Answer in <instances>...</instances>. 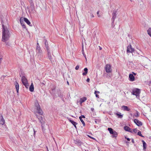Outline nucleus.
I'll list each match as a JSON object with an SVG mask.
<instances>
[{
  "mask_svg": "<svg viewBox=\"0 0 151 151\" xmlns=\"http://www.w3.org/2000/svg\"><path fill=\"white\" fill-rule=\"evenodd\" d=\"M142 141L143 142V149H145L146 148V144L144 140H142Z\"/></svg>",
  "mask_w": 151,
  "mask_h": 151,
  "instance_id": "obj_26",
  "label": "nucleus"
},
{
  "mask_svg": "<svg viewBox=\"0 0 151 151\" xmlns=\"http://www.w3.org/2000/svg\"><path fill=\"white\" fill-rule=\"evenodd\" d=\"M70 121L74 125L76 129H77L76 125L77 124V123L76 122H74L72 120H70Z\"/></svg>",
  "mask_w": 151,
  "mask_h": 151,
  "instance_id": "obj_21",
  "label": "nucleus"
},
{
  "mask_svg": "<svg viewBox=\"0 0 151 151\" xmlns=\"http://www.w3.org/2000/svg\"><path fill=\"white\" fill-rule=\"evenodd\" d=\"M22 17L20 18V23L21 24L23 28H26V26L24 25V24H22V22H23V19H22Z\"/></svg>",
  "mask_w": 151,
  "mask_h": 151,
  "instance_id": "obj_22",
  "label": "nucleus"
},
{
  "mask_svg": "<svg viewBox=\"0 0 151 151\" xmlns=\"http://www.w3.org/2000/svg\"><path fill=\"white\" fill-rule=\"evenodd\" d=\"M90 81V79L89 78H88L86 80L87 82H89Z\"/></svg>",
  "mask_w": 151,
  "mask_h": 151,
  "instance_id": "obj_37",
  "label": "nucleus"
},
{
  "mask_svg": "<svg viewBox=\"0 0 151 151\" xmlns=\"http://www.w3.org/2000/svg\"><path fill=\"white\" fill-rule=\"evenodd\" d=\"M5 123V120L2 116L1 115L0 117V124L3 125Z\"/></svg>",
  "mask_w": 151,
  "mask_h": 151,
  "instance_id": "obj_14",
  "label": "nucleus"
},
{
  "mask_svg": "<svg viewBox=\"0 0 151 151\" xmlns=\"http://www.w3.org/2000/svg\"><path fill=\"white\" fill-rule=\"evenodd\" d=\"M101 48H100V50H101Z\"/></svg>",
  "mask_w": 151,
  "mask_h": 151,
  "instance_id": "obj_47",
  "label": "nucleus"
},
{
  "mask_svg": "<svg viewBox=\"0 0 151 151\" xmlns=\"http://www.w3.org/2000/svg\"><path fill=\"white\" fill-rule=\"evenodd\" d=\"M81 118V119H82L83 118H85V116H84V115H81V116H80L79 117V118Z\"/></svg>",
  "mask_w": 151,
  "mask_h": 151,
  "instance_id": "obj_33",
  "label": "nucleus"
},
{
  "mask_svg": "<svg viewBox=\"0 0 151 151\" xmlns=\"http://www.w3.org/2000/svg\"><path fill=\"white\" fill-rule=\"evenodd\" d=\"M37 116V117L38 118L39 120L40 121V122L41 123V126L42 127V129L43 130L44 129V126L43 125V124H44L45 123V121L44 119L43 118L42 116H39L36 115Z\"/></svg>",
  "mask_w": 151,
  "mask_h": 151,
  "instance_id": "obj_6",
  "label": "nucleus"
},
{
  "mask_svg": "<svg viewBox=\"0 0 151 151\" xmlns=\"http://www.w3.org/2000/svg\"><path fill=\"white\" fill-rule=\"evenodd\" d=\"M35 105L37 111V112L40 115H42L43 112L40 109V106L37 102L35 103Z\"/></svg>",
  "mask_w": 151,
  "mask_h": 151,
  "instance_id": "obj_5",
  "label": "nucleus"
},
{
  "mask_svg": "<svg viewBox=\"0 0 151 151\" xmlns=\"http://www.w3.org/2000/svg\"><path fill=\"white\" fill-rule=\"evenodd\" d=\"M122 108L124 111H129L130 110V109L126 106H122Z\"/></svg>",
  "mask_w": 151,
  "mask_h": 151,
  "instance_id": "obj_15",
  "label": "nucleus"
},
{
  "mask_svg": "<svg viewBox=\"0 0 151 151\" xmlns=\"http://www.w3.org/2000/svg\"><path fill=\"white\" fill-rule=\"evenodd\" d=\"M108 130L109 131L110 133L111 134H112L115 130H113V129L111 128H108Z\"/></svg>",
  "mask_w": 151,
  "mask_h": 151,
  "instance_id": "obj_23",
  "label": "nucleus"
},
{
  "mask_svg": "<svg viewBox=\"0 0 151 151\" xmlns=\"http://www.w3.org/2000/svg\"><path fill=\"white\" fill-rule=\"evenodd\" d=\"M134 123L138 126H140L142 125V123L141 121L137 119H134Z\"/></svg>",
  "mask_w": 151,
  "mask_h": 151,
  "instance_id": "obj_8",
  "label": "nucleus"
},
{
  "mask_svg": "<svg viewBox=\"0 0 151 151\" xmlns=\"http://www.w3.org/2000/svg\"><path fill=\"white\" fill-rule=\"evenodd\" d=\"M112 136L113 138H116L118 136V133L115 131L112 134Z\"/></svg>",
  "mask_w": 151,
  "mask_h": 151,
  "instance_id": "obj_19",
  "label": "nucleus"
},
{
  "mask_svg": "<svg viewBox=\"0 0 151 151\" xmlns=\"http://www.w3.org/2000/svg\"><path fill=\"white\" fill-rule=\"evenodd\" d=\"M79 118L80 119V120L82 122V124H83V126H85V123L84 122L83 120V119H81V117Z\"/></svg>",
  "mask_w": 151,
  "mask_h": 151,
  "instance_id": "obj_29",
  "label": "nucleus"
},
{
  "mask_svg": "<svg viewBox=\"0 0 151 151\" xmlns=\"http://www.w3.org/2000/svg\"><path fill=\"white\" fill-rule=\"evenodd\" d=\"M91 109L92 111H93V110H94V109L93 108H91Z\"/></svg>",
  "mask_w": 151,
  "mask_h": 151,
  "instance_id": "obj_44",
  "label": "nucleus"
},
{
  "mask_svg": "<svg viewBox=\"0 0 151 151\" xmlns=\"http://www.w3.org/2000/svg\"><path fill=\"white\" fill-rule=\"evenodd\" d=\"M29 90L31 92H33L34 90V87L33 83H32L29 87Z\"/></svg>",
  "mask_w": 151,
  "mask_h": 151,
  "instance_id": "obj_17",
  "label": "nucleus"
},
{
  "mask_svg": "<svg viewBox=\"0 0 151 151\" xmlns=\"http://www.w3.org/2000/svg\"><path fill=\"white\" fill-rule=\"evenodd\" d=\"M147 33L148 35L151 37V28H150L147 30Z\"/></svg>",
  "mask_w": 151,
  "mask_h": 151,
  "instance_id": "obj_28",
  "label": "nucleus"
},
{
  "mask_svg": "<svg viewBox=\"0 0 151 151\" xmlns=\"http://www.w3.org/2000/svg\"><path fill=\"white\" fill-rule=\"evenodd\" d=\"M84 72H83L82 73V75L83 76L86 75L88 73V69L87 68H85L84 69Z\"/></svg>",
  "mask_w": 151,
  "mask_h": 151,
  "instance_id": "obj_24",
  "label": "nucleus"
},
{
  "mask_svg": "<svg viewBox=\"0 0 151 151\" xmlns=\"http://www.w3.org/2000/svg\"><path fill=\"white\" fill-rule=\"evenodd\" d=\"M36 52L37 53L36 56H37L39 58H41L42 56V52L38 43H37Z\"/></svg>",
  "mask_w": 151,
  "mask_h": 151,
  "instance_id": "obj_2",
  "label": "nucleus"
},
{
  "mask_svg": "<svg viewBox=\"0 0 151 151\" xmlns=\"http://www.w3.org/2000/svg\"><path fill=\"white\" fill-rule=\"evenodd\" d=\"M22 19H24V21L29 25H30L31 23L29 20L26 18H22Z\"/></svg>",
  "mask_w": 151,
  "mask_h": 151,
  "instance_id": "obj_18",
  "label": "nucleus"
},
{
  "mask_svg": "<svg viewBox=\"0 0 151 151\" xmlns=\"http://www.w3.org/2000/svg\"><path fill=\"white\" fill-rule=\"evenodd\" d=\"M139 116V113L137 111H136V113L135 114H134L133 115V117H134V116L136 117H138Z\"/></svg>",
  "mask_w": 151,
  "mask_h": 151,
  "instance_id": "obj_27",
  "label": "nucleus"
},
{
  "mask_svg": "<svg viewBox=\"0 0 151 151\" xmlns=\"http://www.w3.org/2000/svg\"><path fill=\"white\" fill-rule=\"evenodd\" d=\"M88 137L89 138H91L92 139H93L95 140H96V139L95 138H94L93 137H91V136L89 135H88Z\"/></svg>",
  "mask_w": 151,
  "mask_h": 151,
  "instance_id": "obj_31",
  "label": "nucleus"
},
{
  "mask_svg": "<svg viewBox=\"0 0 151 151\" xmlns=\"http://www.w3.org/2000/svg\"><path fill=\"white\" fill-rule=\"evenodd\" d=\"M24 24V22H22V24Z\"/></svg>",
  "mask_w": 151,
  "mask_h": 151,
  "instance_id": "obj_46",
  "label": "nucleus"
},
{
  "mask_svg": "<svg viewBox=\"0 0 151 151\" xmlns=\"http://www.w3.org/2000/svg\"><path fill=\"white\" fill-rule=\"evenodd\" d=\"M112 19L113 21V23H114L116 17V12L115 11L113 12L112 14Z\"/></svg>",
  "mask_w": 151,
  "mask_h": 151,
  "instance_id": "obj_11",
  "label": "nucleus"
},
{
  "mask_svg": "<svg viewBox=\"0 0 151 151\" xmlns=\"http://www.w3.org/2000/svg\"><path fill=\"white\" fill-rule=\"evenodd\" d=\"M22 81L23 85L27 88L29 86L28 81L24 76H23L22 78Z\"/></svg>",
  "mask_w": 151,
  "mask_h": 151,
  "instance_id": "obj_4",
  "label": "nucleus"
},
{
  "mask_svg": "<svg viewBox=\"0 0 151 151\" xmlns=\"http://www.w3.org/2000/svg\"><path fill=\"white\" fill-rule=\"evenodd\" d=\"M79 68V66L78 65H77L76 67V68H75V69L76 70H77Z\"/></svg>",
  "mask_w": 151,
  "mask_h": 151,
  "instance_id": "obj_34",
  "label": "nucleus"
},
{
  "mask_svg": "<svg viewBox=\"0 0 151 151\" xmlns=\"http://www.w3.org/2000/svg\"><path fill=\"white\" fill-rule=\"evenodd\" d=\"M96 92H97V91H95V92H94V93L96 95V97L97 98H99V95L96 94Z\"/></svg>",
  "mask_w": 151,
  "mask_h": 151,
  "instance_id": "obj_32",
  "label": "nucleus"
},
{
  "mask_svg": "<svg viewBox=\"0 0 151 151\" xmlns=\"http://www.w3.org/2000/svg\"><path fill=\"white\" fill-rule=\"evenodd\" d=\"M115 114L117 116L118 118H122L123 117V115L121 114V113H116Z\"/></svg>",
  "mask_w": 151,
  "mask_h": 151,
  "instance_id": "obj_25",
  "label": "nucleus"
},
{
  "mask_svg": "<svg viewBox=\"0 0 151 151\" xmlns=\"http://www.w3.org/2000/svg\"><path fill=\"white\" fill-rule=\"evenodd\" d=\"M124 129L126 131H128L129 132H131L132 130L129 127L126 126L124 127Z\"/></svg>",
  "mask_w": 151,
  "mask_h": 151,
  "instance_id": "obj_16",
  "label": "nucleus"
},
{
  "mask_svg": "<svg viewBox=\"0 0 151 151\" xmlns=\"http://www.w3.org/2000/svg\"><path fill=\"white\" fill-rule=\"evenodd\" d=\"M137 134L141 137H143L140 131H139L137 133Z\"/></svg>",
  "mask_w": 151,
  "mask_h": 151,
  "instance_id": "obj_30",
  "label": "nucleus"
},
{
  "mask_svg": "<svg viewBox=\"0 0 151 151\" xmlns=\"http://www.w3.org/2000/svg\"><path fill=\"white\" fill-rule=\"evenodd\" d=\"M34 133H35V131H34Z\"/></svg>",
  "mask_w": 151,
  "mask_h": 151,
  "instance_id": "obj_48",
  "label": "nucleus"
},
{
  "mask_svg": "<svg viewBox=\"0 0 151 151\" xmlns=\"http://www.w3.org/2000/svg\"><path fill=\"white\" fill-rule=\"evenodd\" d=\"M140 93V90L138 88H134L132 90V93L133 95H135L137 98L139 97V94Z\"/></svg>",
  "mask_w": 151,
  "mask_h": 151,
  "instance_id": "obj_3",
  "label": "nucleus"
},
{
  "mask_svg": "<svg viewBox=\"0 0 151 151\" xmlns=\"http://www.w3.org/2000/svg\"><path fill=\"white\" fill-rule=\"evenodd\" d=\"M133 131L135 132H137V129H133Z\"/></svg>",
  "mask_w": 151,
  "mask_h": 151,
  "instance_id": "obj_36",
  "label": "nucleus"
},
{
  "mask_svg": "<svg viewBox=\"0 0 151 151\" xmlns=\"http://www.w3.org/2000/svg\"><path fill=\"white\" fill-rule=\"evenodd\" d=\"M127 139L128 141H130V139L129 138H127Z\"/></svg>",
  "mask_w": 151,
  "mask_h": 151,
  "instance_id": "obj_41",
  "label": "nucleus"
},
{
  "mask_svg": "<svg viewBox=\"0 0 151 151\" xmlns=\"http://www.w3.org/2000/svg\"><path fill=\"white\" fill-rule=\"evenodd\" d=\"M105 69L106 72L107 73H110L112 72V69L111 66L109 64H107L105 66Z\"/></svg>",
  "mask_w": 151,
  "mask_h": 151,
  "instance_id": "obj_7",
  "label": "nucleus"
},
{
  "mask_svg": "<svg viewBox=\"0 0 151 151\" xmlns=\"http://www.w3.org/2000/svg\"><path fill=\"white\" fill-rule=\"evenodd\" d=\"M2 58H0V64L2 62Z\"/></svg>",
  "mask_w": 151,
  "mask_h": 151,
  "instance_id": "obj_38",
  "label": "nucleus"
},
{
  "mask_svg": "<svg viewBox=\"0 0 151 151\" xmlns=\"http://www.w3.org/2000/svg\"><path fill=\"white\" fill-rule=\"evenodd\" d=\"M94 17V16L93 15V14H92V15H91V18H93V17Z\"/></svg>",
  "mask_w": 151,
  "mask_h": 151,
  "instance_id": "obj_40",
  "label": "nucleus"
},
{
  "mask_svg": "<svg viewBox=\"0 0 151 151\" xmlns=\"http://www.w3.org/2000/svg\"><path fill=\"white\" fill-rule=\"evenodd\" d=\"M47 51L48 52L47 53V56L48 57V58L50 60V61L52 62V61H53V60H52V56H51V53L50 52V51L49 49H48L47 48Z\"/></svg>",
  "mask_w": 151,
  "mask_h": 151,
  "instance_id": "obj_9",
  "label": "nucleus"
},
{
  "mask_svg": "<svg viewBox=\"0 0 151 151\" xmlns=\"http://www.w3.org/2000/svg\"><path fill=\"white\" fill-rule=\"evenodd\" d=\"M2 32L1 41L6 42L7 41L10 37V34L6 27H5L4 24H2Z\"/></svg>",
  "mask_w": 151,
  "mask_h": 151,
  "instance_id": "obj_1",
  "label": "nucleus"
},
{
  "mask_svg": "<svg viewBox=\"0 0 151 151\" xmlns=\"http://www.w3.org/2000/svg\"><path fill=\"white\" fill-rule=\"evenodd\" d=\"M129 80L130 81H133L134 80V77L132 74H130L129 76Z\"/></svg>",
  "mask_w": 151,
  "mask_h": 151,
  "instance_id": "obj_12",
  "label": "nucleus"
},
{
  "mask_svg": "<svg viewBox=\"0 0 151 151\" xmlns=\"http://www.w3.org/2000/svg\"><path fill=\"white\" fill-rule=\"evenodd\" d=\"M47 42V41H45V45H46V47L47 49V48L48 49H49V48H48V46L47 45H47H46Z\"/></svg>",
  "mask_w": 151,
  "mask_h": 151,
  "instance_id": "obj_35",
  "label": "nucleus"
},
{
  "mask_svg": "<svg viewBox=\"0 0 151 151\" xmlns=\"http://www.w3.org/2000/svg\"><path fill=\"white\" fill-rule=\"evenodd\" d=\"M98 92V93H99V91H98V92Z\"/></svg>",
  "mask_w": 151,
  "mask_h": 151,
  "instance_id": "obj_49",
  "label": "nucleus"
},
{
  "mask_svg": "<svg viewBox=\"0 0 151 151\" xmlns=\"http://www.w3.org/2000/svg\"><path fill=\"white\" fill-rule=\"evenodd\" d=\"M87 100L86 98V97H83L80 99V103L81 104L85 102Z\"/></svg>",
  "mask_w": 151,
  "mask_h": 151,
  "instance_id": "obj_20",
  "label": "nucleus"
},
{
  "mask_svg": "<svg viewBox=\"0 0 151 151\" xmlns=\"http://www.w3.org/2000/svg\"><path fill=\"white\" fill-rule=\"evenodd\" d=\"M6 45H9V44L8 43H7L6 44Z\"/></svg>",
  "mask_w": 151,
  "mask_h": 151,
  "instance_id": "obj_43",
  "label": "nucleus"
},
{
  "mask_svg": "<svg viewBox=\"0 0 151 151\" xmlns=\"http://www.w3.org/2000/svg\"><path fill=\"white\" fill-rule=\"evenodd\" d=\"M67 83L68 84V85H69V83L68 81H67Z\"/></svg>",
  "mask_w": 151,
  "mask_h": 151,
  "instance_id": "obj_42",
  "label": "nucleus"
},
{
  "mask_svg": "<svg viewBox=\"0 0 151 151\" xmlns=\"http://www.w3.org/2000/svg\"><path fill=\"white\" fill-rule=\"evenodd\" d=\"M134 49L132 48V47L130 45L129 46H128L127 48V52H131L132 53L134 51Z\"/></svg>",
  "mask_w": 151,
  "mask_h": 151,
  "instance_id": "obj_10",
  "label": "nucleus"
},
{
  "mask_svg": "<svg viewBox=\"0 0 151 151\" xmlns=\"http://www.w3.org/2000/svg\"><path fill=\"white\" fill-rule=\"evenodd\" d=\"M15 86L16 88V89L17 90V94L18 95V93H19V84L17 82H16V83L15 84Z\"/></svg>",
  "mask_w": 151,
  "mask_h": 151,
  "instance_id": "obj_13",
  "label": "nucleus"
},
{
  "mask_svg": "<svg viewBox=\"0 0 151 151\" xmlns=\"http://www.w3.org/2000/svg\"><path fill=\"white\" fill-rule=\"evenodd\" d=\"M133 73L134 74V75H136V74H135V73Z\"/></svg>",
  "mask_w": 151,
  "mask_h": 151,
  "instance_id": "obj_45",
  "label": "nucleus"
},
{
  "mask_svg": "<svg viewBox=\"0 0 151 151\" xmlns=\"http://www.w3.org/2000/svg\"><path fill=\"white\" fill-rule=\"evenodd\" d=\"M97 14L98 15V17H100V16L99 15V11H98V12H97Z\"/></svg>",
  "mask_w": 151,
  "mask_h": 151,
  "instance_id": "obj_39",
  "label": "nucleus"
}]
</instances>
